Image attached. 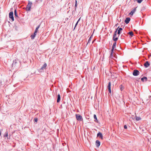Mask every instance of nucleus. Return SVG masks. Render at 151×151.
Here are the masks:
<instances>
[{"instance_id":"nucleus-11","label":"nucleus","mask_w":151,"mask_h":151,"mask_svg":"<svg viewBox=\"0 0 151 151\" xmlns=\"http://www.w3.org/2000/svg\"><path fill=\"white\" fill-rule=\"evenodd\" d=\"M47 64L46 63H45L42 66L41 68L40 69L43 70L45 69H46V67L47 66Z\"/></svg>"},{"instance_id":"nucleus-28","label":"nucleus","mask_w":151,"mask_h":151,"mask_svg":"<svg viewBox=\"0 0 151 151\" xmlns=\"http://www.w3.org/2000/svg\"><path fill=\"white\" fill-rule=\"evenodd\" d=\"M143 0H137V2L139 3H140L142 2V1Z\"/></svg>"},{"instance_id":"nucleus-19","label":"nucleus","mask_w":151,"mask_h":151,"mask_svg":"<svg viewBox=\"0 0 151 151\" xmlns=\"http://www.w3.org/2000/svg\"><path fill=\"white\" fill-rule=\"evenodd\" d=\"M145 79L146 80V81H147V78L146 77H143L142 78H141V80L142 81H144V80Z\"/></svg>"},{"instance_id":"nucleus-26","label":"nucleus","mask_w":151,"mask_h":151,"mask_svg":"<svg viewBox=\"0 0 151 151\" xmlns=\"http://www.w3.org/2000/svg\"><path fill=\"white\" fill-rule=\"evenodd\" d=\"M91 37H89V39H88V42H87V43L86 45H88V43H90V41H91Z\"/></svg>"},{"instance_id":"nucleus-33","label":"nucleus","mask_w":151,"mask_h":151,"mask_svg":"<svg viewBox=\"0 0 151 151\" xmlns=\"http://www.w3.org/2000/svg\"><path fill=\"white\" fill-rule=\"evenodd\" d=\"M78 22H77L76 23V24H75V27L74 29H74H75L76 27L77 26L78 24Z\"/></svg>"},{"instance_id":"nucleus-1","label":"nucleus","mask_w":151,"mask_h":151,"mask_svg":"<svg viewBox=\"0 0 151 151\" xmlns=\"http://www.w3.org/2000/svg\"><path fill=\"white\" fill-rule=\"evenodd\" d=\"M76 119L78 121H81L83 120L82 116L79 114H76Z\"/></svg>"},{"instance_id":"nucleus-36","label":"nucleus","mask_w":151,"mask_h":151,"mask_svg":"<svg viewBox=\"0 0 151 151\" xmlns=\"http://www.w3.org/2000/svg\"><path fill=\"white\" fill-rule=\"evenodd\" d=\"M81 18H79V19H78V21H77V22H78L80 20Z\"/></svg>"},{"instance_id":"nucleus-27","label":"nucleus","mask_w":151,"mask_h":151,"mask_svg":"<svg viewBox=\"0 0 151 151\" xmlns=\"http://www.w3.org/2000/svg\"><path fill=\"white\" fill-rule=\"evenodd\" d=\"M120 89L121 91L122 90L124 89V87L122 85H121L120 86Z\"/></svg>"},{"instance_id":"nucleus-34","label":"nucleus","mask_w":151,"mask_h":151,"mask_svg":"<svg viewBox=\"0 0 151 151\" xmlns=\"http://www.w3.org/2000/svg\"><path fill=\"white\" fill-rule=\"evenodd\" d=\"M124 129H127V125H124Z\"/></svg>"},{"instance_id":"nucleus-24","label":"nucleus","mask_w":151,"mask_h":151,"mask_svg":"<svg viewBox=\"0 0 151 151\" xmlns=\"http://www.w3.org/2000/svg\"><path fill=\"white\" fill-rule=\"evenodd\" d=\"M77 2L76 0V1H75V10H76V7L77 6Z\"/></svg>"},{"instance_id":"nucleus-4","label":"nucleus","mask_w":151,"mask_h":151,"mask_svg":"<svg viewBox=\"0 0 151 151\" xmlns=\"http://www.w3.org/2000/svg\"><path fill=\"white\" fill-rule=\"evenodd\" d=\"M18 65V63L17 62L16 60H14L12 64V67L15 68L17 67Z\"/></svg>"},{"instance_id":"nucleus-12","label":"nucleus","mask_w":151,"mask_h":151,"mask_svg":"<svg viewBox=\"0 0 151 151\" xmlns=\"http://www.w3.org/2000/svg\"><path fill=\"white\" fill-rule=\"evenodd\" d=\"M117 29H118L117 34L119 35L121 33V31L122 30V28L119 27Z\"/></svg>"},{"instance_id":"nucleus-9","label":"nucleus","mask_w":151,"mask_h":151,"mask_svg":"<svg viewBox=\"0 0 151 151\" xmlns=\"http://www.w3.org/2000/svg\"><path fill=\"white\" fill-rule=\"evenodd\" d=\"M97 136L99 137L101 139H103V136L101 132H100L98 133L97 134Z\"/></svg>"},{"instance_id":"nucleus-20","label":"nucleus","mask_w":151,"mask_h":151,"mask_svg":"<svg viewBox=\"0 0 151 151\" xmlns=\"http://www.w3.org/2000/svg\"><path fill=\"white\" fill-rule=\"evenodd\" d=\"M111 83L110 82H109L108 83V86H107V88L108 89H111Z\"/></svg>"},{"instance_id":"nucleus-35","label":"nucleus","mask_w":151,"mask_h":151,"mask_svg":"<svg viewBox=\"0 0 151 151\" xmlns=\"http://www.w3.org/2000/svg\"><path fill=\"white\" fill-rule=\"evenodd\" d=\"M108 90H109V93H111V89H108Z\"/></svg>"},{"instance_id":"nucleus-14","label":"nucleus","mask_w":151,"mask_h":151,"mask_svg":"<svg viewBox=\"0 0 151 151\" xmlns=\"http://www.w3.org/2000/svg\"><path fill=\"white\" fill-rule=\"evenodd\" d=\"M37 33V32H35L34 34L33 35H32L31 36V37L32 40L34 39V38L35 37V36L36 35Z\"/></svg>"},{"instance_id":"nucleus-29","label":"nucleus","mask_w":151,"mask_h":151,"mask_svg":"<svg viewBox=\"0 0 151 151\" xmlns=\"http://www.w3.org/2000/svg\"><path fill=\"white\" fill-rule=\"evenodd\" d=\"M110 57L111 58H112L113 57V54H111V53H110Z\"/></svg>"},{"instance_id":"nucleus-21","label":"nucleus","mask_w":151,"mask_h":151,"mask_svg":"<svg viewBox=\"0 0 151 151\" xmlns=\"http://www.w3.org/2000/svg\"><path fill=\"white\" fill-rule=\"evenodd\" d=\"M116 42H114L112 46V48L114 49V48L116 47Z\"/></svg>"},{"instance_id":"nucleus-38","label":"nucleus","mask_w":151,"mask_h":151,"mask_svg":"<svg viewBox=\"0 0 151 151\" xmlns=\"http://www.w3.org/2000/svg\"><path fill=\"white\" fill-rule=\"evenodd\" d=\"M93 42H94V41H93L92 42V44H93Z\"/></svg>"},{"instance_id":"nucleus-32","label":"nucleus","mask_w":151,"mask_h":151,"mask_svg":"<svg viewBox=\"0 0 151 151\" xmlns=\"http://www.w3.org/2000/svg\"><path fill=\"white\" fill-rule=\"evenodd\" d=\"M117 32V29L115 31V32H114V34L116 35V33Z\"/></svg>"},{"instance_id":"nucleus-25","label":"nucleus","mask_w":151,"mask_h":151,"mask_svg":"<svg viewBox=\"0 0 151 151\" xmlns=\"http://www.w3.org/2000/svg\"><path fill=\"white\" fill-rule=\"evenodd\" d=\"M141 119V118L140 117L136 116V119L137 121H138L140 120Z\"/></svg>"},{"instance_id":"nucleus-10","label":"nucleus","mask_w":151,"mask_h":151,"mask_svg":"<svg viewBox=\"0 0 151 151\" xmlns=\"http://www.w3.org/2000/svg\"><path fill=\"white\" fill-rule=\"evenodd\" d=\"M116 35L114 34L113 37V40L115 42L117 41L118 40V37H115Z\"/></svg>"},{"instance_id":"nucleus-39","label":"nucleus","mask_w":151,"mask_h":151,"mask_svg":"<svg viewBox=\"0 0 151 151\" xmlns=\"http://www.w3.org/2000/svg\"><path fill=\"white\" fill-rule=\"evenodd\" d=\"M42 0H41V1H42Z\"/></svg>"},{"instance_id":"nucleus-16","label":"nucleus","mask_w":151,"mask_h":151,"mask_svg":"<svg viewBox=\"0 0 151 151\" xmlns=\"http://www.w3.org/2000/svg\"><path fill=\"white\" fill-rule=\"evenodd\" d=\"M8 133L7 131H6L5 133L4 134V137H7L8 139H9V138L8 137Z\"/></svg>"},{"instance_id":"nucleus-17","label":"nucleus","mask_w":151,"mask_h":151,"mask_svg":"<svg viewBox=\"0 0 151 151\" xmlns=\"http://www.w3.org/2000/svg\"><path fill=\"white\" fill-rule=\"evenodd\" d=\"M14 14L15 16V17H17V18L19 17H18L17 13V10L16 9H15L14 11Z\"/></svg>"},{"instance_id":"nucleus-15","label":"nucleus","mask_w":151,"mask_h":151,"mask_svg":"<svg viewBox=\"0 0 151 151\" xmlns=\"http://www.w3.org/2000/svg\"><path fill=\"white\" fill-rule=\"evenodd\" d=\"M60 94H58V95L57 96V102L58 103L60 101Z\"/></svg>"},{"instance_id":"nucleus-31","label":"nucleus","mask_w":151,"mask_h":151,"mask_svg":"<svg viewBox=\"0 0 151 151\" xmlns=\"http://www.w3.org/2000/svg\"><path fill=\"white\" fill-rule=\"evenodd\" d=\"M114 48H112L111 50V54H113L114 52Z\"/></svg>"},{"instance_id":"nucleus-37","label":"nucleus","mask_w":151,"mask_h":151,"mask_svg":"<svg viewBox=\"0 0 151 151\" xmlns=\"http://www.w3.org/2000/svg\"><path fill=\"white\" fill-rule=\"evenodd\" d=\"M92 36H93V35H91L90 37H91V39L92 37Z\"/></svg>"},{"instance_id":"nucleus-2","label":"nucleus","mask_w":151,"mask_h":151,"mask_svg":"<svg viewBox=\"0 0 151 151\" xmlns=\"http://www.w3.org/2000/svg\"><path fill=\"white\" fill-rule=\"evenodd\" d=\"M32 4V3L31 2L29 1L26 8V11H28L30 10Z\"/></svg>"},{"instance_id":"nucleus-23","label":"nucleus","mask_w":151,"mask_h":151,"mask_svg":"<svg viewBox=\"0 0 151 151\" xmlns=\"http://www.w3.org/2000/svg\"><path fill=\"white\" fill-rule=\"evenodd\" d=\"M40 25H39L36 28L35 30V32H37V31H38V30L39 29V28H40Z\"/></svg>"},{"instance_id":"nucleus-5","label":"nucleus","mask_w":151,"mask_h":151,"mask_svg":"<svg viewBox=\"0 0 151 151\" xmlns=\"http://www.w3.org/2000/svg\"><path fill=\"white\" fill-rule=\"evenodd\" d=\"M9 18L11 19L12 21H14V19L13 17V12H11L9 13Z\"/></svg>"},{"instance_id":"nucleus-22","label":"nucleus","mask_w":151,"mask_h":151,"mask_svg":"<svg viewBox=\"0 0 151 151\" xmlns=\"http://www.w3.org/2000/svg\"><path fill=\"white\" fill-rule=\"evenodd\" d=\"M128 34H129L131 37L133 35V33L132 32L130 31L128 33Z\"/></svg>"},{"instance_id":"nucleus-13","label":"nucleus","mask_w":151,"mask_h":151,"mask_svg":"<svg viewBox=\"0 0 151 151\" xmlns=\"http://www.w3.org/2000/svg\"><path fill=\"white\" fill-rule=\"evenodd\" d=\"M96 146L97 147H99L100 145V142L99 141L97 140L96 142Z\"/></svg>"},{"instance_id":"nucleus-8","label":"nucleus","mask_w":151,"mask_h":151,"mask_svg":"<svg viewBox=\"0 0 151 151\" xmlns=\"http://www.w3.org/2000/svg\"><path fill=\"white\" fill-rule=\"evenodd\" d=\"M130 20V19L129 17H127L124 21V22L126 24H128Z\"/></svg>"},{"instance_id":"nucleus-7","label":"nucleus","mask_w":151,"mask_h":151,"mask_svg":"<svg viewBox=\"0 0 151 151\" xmlns=\"http://www.w3.org/2000/svg\"><path fill=\"white\" fill-rule=\"evenodd\" d=\"M137 7H135V8H134L133 9H132L131 12H130L129 14H131V15H133V14L135 12L136 10V8Z\"/></svg>"},{"instance_id":"nucleus-30","label":"nucleus","mask_w":151,"mask_h":151,"mask_svg":"<svg viewBox=\"0 0 151 151\" xmlns=\"http://www.w3.org/2000/svg\"><path fill=\"white\" fill-rule=\"evenodd\" d=\"M34 120L35 122H37L38 121V119L37 118H35Z\"/></svg>"},{"instance_id":"nucleus-6","label":"nucleus","mask_w":151,"mask_h":151,"mask_svg":"<svg viewBox=\"0 0 151 151\" xmlns=\"http://www.w3.org/2000/svg\"><path fill=\"white\" fill-rule=\"evenodd\" d=\"M149 62L147 61L145 62L144 65V66L146 68L148 67L150 65Z\"/></svg>"},{"instance_id":"nucleus-3","label":"nucleus","mask_w":151,"mask_h":151,"mask_svg":"<svg viewBox=\"0 0 151 151\" xmlns=\"http://www.w3.org/2000/svg\"><path fill=\"white\" fill-rule=\"evenodd\" d=\"M139 74V71L137 70H134L132 74L134 76H137Z\"/></svg>"},{"instance_id":"nucleus-18","label":"nucleus","mask_w":151,"mask_h":151,"mask_svg":"<svg viewBox=\"0 0 151 151\" xmlns=\"http://www.w3.org/2000/svg\"><path fill=\"white\" fill-rule=\"evenodd\" d=\"M93 117L94 119H95L94 121L97 122L98 120L96 116V114H94L93 115Z\"/></svg>"}]
</instances>
